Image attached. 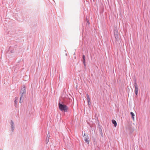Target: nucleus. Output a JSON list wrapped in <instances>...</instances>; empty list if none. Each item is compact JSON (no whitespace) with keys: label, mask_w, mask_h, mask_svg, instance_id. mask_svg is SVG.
I'll return each instance as SVG.
<instances>
[{"label":"nucleus","mask_w":150,"mask_h":150,"mask_svg":"<svg viewBox=\"0 0 150 150\" xmlns=\"http://www.w3.org/2000/svg\"><path fill=\"white\" fill-rule=\"evenodd\" d=\"M82 59H83V60H82V61L83 62V65L85 67L86 66V62H85V56L84 55H82Z\"/></svg>","instance_id":"obj_7"},{"label":"nucleus","mask_w":150,"mask_h":150,"mask_svg":"<svg viewBox=\"0 0 150 150\" xmlns=\"http://www.w3.org/2000/svg\"><path fill=\"white\" fill-rule=\"evenodd\" d=\"M18 98H17L16 97L15 98V100L14 101V103H15V106H16V105H17V103L18 102Z\"/></svg>","instance_id":"obj_13"},{"label":"nucleus","mask_w":150,"mask_h":150,"mask_svg":"<svg viewBox=\"0 0 150 150\" xmlns=\"http://www.w3.org/2000/svg\"><path fill=\"white\" fill-rule=\"evenodd\" d=\"M11 125L12 131L13 132L15 127L14 123L12 120H11Z\"/></svg>","instance_id":"obj_5"},{"label":"nucleus","mask_w":150,"mask_h":150,"mask_svg":"<svg viewBox=\"0 0 150 150\" xmlns=\"http://www.w3.org/2000/svg\"><path fill=\"white\" fill-rule=\"evenodd\" d=\"M26 91V87L24 86L21 89V93H24L25 94Z\"/></svg>","instance_id":"obj_6"},{"label":"nucleus","mask_w":150,"mask_h":150,"mask_svg":"<svg viewBox=\"0 0 150 150\" xmlns=\"http://www.w3.org/2000/svg\"><path fill=\"white\" fill-rule=\"evenodd\" d=\"M50 137V136L49 134V133H48L47 136V137L46 140V142L47 143H48V142H49Z\"/></svg>","instance_id":"obj_9"},{"label":"nucleus","mask_w":150,"mask_h":150,"mask_svg":"<svg viewBox=\"0 0 150 150\" xmlns=\"http://www.w3.org/2000/svg\"><path fill=\"white\" fill-rule=\"evenodd\" d=\"M114 34L116 40L118 41L119 39L118 33L117 29H115L114 30Z\"/></svg>","instance_id":"obj_2"},{"label":"nucleus","mask_w":150,"mask_h":150,"mask_svg":"<svg viewBox=\"0 0 150 150\" xmlns=\"http://www.w3.org/2000/svg\"><path fill=\"white\" fill-rule=\"evenodd\" d=\"M98 129L101 136L103 137V134L102 132V127L99 125H98Z\"/></svg>","instance_id":"obj_4"},{"label":"nucleus","mask_w":150,"mask_h":150,"mask_svg":"<svg viewBox=\"0 0 150 150\" xmlns=\"http://www.w3.org/2000/svg\"><path fill=\"white\" fill-rule=\"evenodd\" d=\"M83 137L84 138L85 137H86V135H85V134H84V136H83Z\"/></svg>","instance_id":"obj_17"},{"label":"nucleus","mask_w":150,"mask_h":150,"mask_svg":"<svg viewBox=\"0 0 150 150\" xmlns=\"http://www.w3.org/2000/svg\"><path fill=\"white\" fill-rule=\"evenodd\" d=\"M62 102H59L58 104V106L59 110L62 111L67 112L68 108L66 105L63 104Z\"/></svg>","instance_id":"obj_1"},{"label":"nucleus","mask_w":150,"mask_h":150,"mask_svg":"<svg viewBox=\"0 0 150 150\" xmlns=\"http://www.w3.org/2000/svg\"><path fill=\"white\" fill-rule=\"evenodd\" d=\"M21 93V97H24L23 96L24 95H25V94L24 93Z\"/></svg>","instance_id":"obj_15"},{"label":"nucleus","mask_w":150,"mask_h":150,"mask_svg":"<svg viewBox=\"0 0 150 150\" xmlns=\"http://www.w3.org/2000/svg\"><path fill=\"white\" fill-rule=\"evenodd\" d=\"M86 97L87 100H90L89 96L88 94H86Z\"/></svg>","instance_id":"obj_14"},{"label":"nucleus","mask_w":150,"mask_h":150,"mask_svg":"<svg viewBox=\"0 0 150 150\" xmlns=\"http://www.w3.org/2000/svg\"><path fill=\"white\" fill-rule=\"evenodd\" d=\"M112 123L114 125V126L115 127L117 126V122L116 121L114 120H112Z\"/></svg>","instance_id":"obj_10"},{"label":"nucleus","mask_w":150,"mask_h":150,"mask_svg":"<svg viewBox=\"0 0 150 150\" xmlns=\"http://www.w3.org/2000/svg\"><path fill=\"white\" fill-rule=\"evenodd\" d=\"M66 55H67V54H66Z\"/></svg>","instance_id":"obj_20"},{"label":"nucleus","mask_w":150,"mask_h":150,"mask_svg":"<svg viewBox=\"0 0 150 150\" xmlns=\"http://www.w3.org/2000/svg\"><path fill=\"white\" fill-rule=\"evenodd\" d=\"M134 86L135 88V93L136 95H137L138 94V88L137 84L136 82V80H135L134 83Z\"/></svg>","instance_id":"obj_3"},{"label":"nucleus","mask_w":150,"mask_h":150,"mask_svg":"<svg viewBox=\"0 0 150 150\" xmlns=\"http://www.w3.org/2000/svg\"><path fill=\"white\" fill-rule=\"evenodd\" d=\"M75 53H74V55H75Z\"/></svg>","instance_id":"obj_21"},{"label":"nucleus","mask_w":150,"mask_h":150,"mask_svg":"<svg viewBox=\"0 0 150 150\" xmlns=\"http://www.w3.org/2000/svg\"><path fill=\"white\" fill-rule=\"evenodd\" d=\"M130 114L132 116V117L133 120H134V114L132 112H130Z\"/></svg>","instance_id":"obj_11"},{"label":"nucleus","mask_w":150,"mask_h":150,"mask_svg":"<svg viewBox=\"0 0 150 150\" xmlns=\"http://www.w3.org/2000/svg\"><path fill=\"white\" fill-rule=\"evenodd\" d=\"M88 138L87 137H85L84 138V139L85 140V142L87 143L88 144H89V142L88 140Z\"/></svg>","instance_id":"obj_8"},{"label":"nucleus","mask_w":150,"mask_h":150,"mask_svg":"<svg viewBox=\"0 0 150 150\" xmlns=\"http://www.w3.org/2000/svg\"><path fill=\"white\" fill-rule=\"evenodd\" d=\"M24 99V97H20V101H19V103H21L23 102V100Z\"/></svg>","instance_id":"obj_12"},{"label":"nucleus","mask_w":150,"mask_h":150,"mask_svg":"<svg viewBox=\"0 0 150 150\" xmlns=\"http://www.w3.org/2000/svg\"><path fill=\"white\" fill-rule=\"evenodd\" d=\"M87 23H88V24H89V21H87Z\"/></svg>","instance_id":"obj_18"},{"label":"nucleus","mask_w":150,"mask_h":150,"mask_svg":"<svg viewBox=\"0 0 150 150\" xmlns=\"http://www.w3.org/2000/svg\"><path fill=\"white\" fill-rule=\"evenodd\" d=\"M74 58H75V59H76V57H74Z\"/></svg>","instance_id":"obj_19"},{"label":"nucleus","mask_w":150,"mask_h":150,"mask_svg":"<svg viewBox=\"0 0 150 150\" xmlns=\"http://www.w3.org/2000/svg\"><path fill=\"white\" fill-rule=\"evenodd\" d=\"M88 105H90L91 104V102L90 101V100H88Z\"/></svg>","instance_id":"obj_16"}]
</instances>
